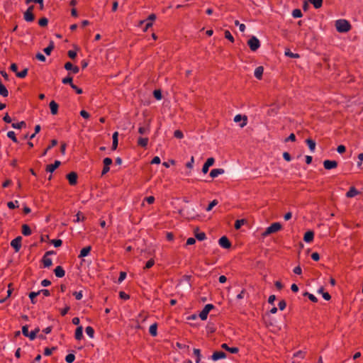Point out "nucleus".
Wrapping results in <instances>:
<instances>
[{"instance_id":"obj_1","label":"nucleus","mask_w":363,"mask_h":363,"mask_svg":"<svg viewBox=\"0 0 363 363\" xmlns=\"http://www.w3.org/2000/svg\"><path fill=\"white\" fill-rule=\"evenodd\" d=\"M335 28L340 33H345L350 30L351 26L348 21L345 19H339L335 21Z\"/></svg>"},{"instance_id":"obj_2","label":"nucleus","mask_w":363,"mask_h":363,"mask_svg":"<svg viewBox=\"0 0 363 363\" xmlns=\"http://www.w3.org/2000/svg\"><path fill=\"white\" fill-rule=\"evenodd\" d=\"M281 225L279 223H274L270 226L266 228L265 231L262 233L263 237H267L269 235L276 233L281 229Z\"/></svg>"},{"instance_id":"obj_3","label":"nucleus","mask_w":363,"mask_h":363,"mask_svg":"<svg viewBox=\"0 0 363 363\" xmlns=\"http://www.w3.org/2000/svg\"><path fill=\"white\" fill-rule=\"evenodd\" d=\"M247 44L252 51H256L260 47V43L258 38L252 36L247 42Z\"/></svg>"},{"instance_id":"obj_4","label":"nucleus","mask_w":363,"mask_h":363,"mask_svg":"<svg viewBox=\"0 0 363 363\" xmlns=\"http://www.w3.org/2000/svg\"><path fill=\"white\" fill-rule=\"evenodd\" d=\"M34 6H30L26 11L24 13V19L28 22H32L35 20V15L33 14Z\"/></svg>"},{"instance_id":"obj_5","label":"nucleus","mask_w":363,"mask_h":363,"mask_svg":"<svg viewBox=\"0 0 363 363\" xmlns=\"http://www.w3.org/2000/svg\"><path fill=\"white\" fill-rule=\"evenodd\" d=\"M66 178L67 179L69 184L71 186H74L77 184V178L78 175L75 172H71L66 175Z\"/></svg>"},{"instance_id":"obj_6","label":"nucleus","mask_w":363,"mask_h":363,"mask_svg":"<svg viewBox=\"0 0 363 363\" xmlns=\"http://www.w3.org/2000/svg\"><path fill=\"white\" fill-rule=\"evenodd\" d=\"M21 236H18L11 242V245L15 250L16 252H18L21 247Z\"/></svg>"},{"instance_id":"obj_7","label":"nucleus","mask_w":363,"mask_h":363,"mask_svg":"<svg viewBox=\"0 0 363 363\" xmlns=\"http://www.w3.org/2000/svg\"><path fill=\"white\" fill-rule=\"evenodd\" d=\"M323 166L326 169H331L337 166V162L335 160H325L323 162Z\"/></svg>"},{"instance_id":"obj_8","label":"nucleus","mask_w":363,"mask_h":363,"mask_svg":"<svg viewBox=\"0 0 363 363\" xmlns=\"http://www.w3.org/2000/svg\"><path fill=\"white\" fill-rule=\"evenodd\" d=\"M61 164L60 161L56 160L54 164H48L45 167V171L48 172H53Z\"/></svg>"},{"instance_id":"obj_9","label":"nucleus","mask_w":363,"mask_h":363,"mask_svg":"<svg viewBox=\"0 0 363 363\" xmlns=\"http://www.w3.org/2000/svg\"><path fill=\"white\" fill-rule=\"evenodd\" d=\"M218 242H219V245L225 249H228L230 247V242L229 240L228 239V238L225 236H223L222 238H220L219 239Z\"/></svg>"},{"instance_id":"obj_10","label":"nucleus","mask_w":363,"mask_h":363,"mask_svg":"<svg viewBox=\"0 0 363 363\" xmlns=\"http://www.w3.org/2000/svg\"><path fill=\"white\" fill-rule=\"evenodd\" d=\"M242 121V123H240V126L241 128H243L247 124V117L245 116H242L238 114V115H236L235 116V118H234V121L235 123H238V122H240Z\"/></svg>"},{"instance_id":"obj_11","label":"nucleus","mask_w":363,"mask_h":363,"mask_svg":"<svg viewBox=\"0 0 363 363\" xmlns=\"http://www.w3.org/2000/svg\"><path fill=\"white\" fill-rule=\"evenodd\" d=\"M226 357V354L225 352L222 351H217L213 353V354L211 356V359L213 361H218L219 359H223Z\"/></svg>"},{"instance_id":"obj_12","label":"nucleus","mask_w":363,"mask_h":363,"mask_svg":"<svg viewBox=\"0 0 363 363\" xmlns=\"http://www.w3.org/2000/svg\"><path fill=\"white\" fill-rule=\"evenodd\" d=\"M65 68L67 70H72L74 74H77L79 71V68L77 66H74L70 62L65 63Z\"/></svg>"},{"instance_id":"obj_13","label":"nucleus","mask_w":363,"mask_h":363,"mask_svg":"<svg viewBox=\"0 0 363 363\" xmlns=\"http://www.w3.org/2000/svg\"><path fill=\"white\" fill-rule=\"evenodd\" d=\"M224 173L223 169H213L210 172L209 176L213 179Z\"/></svg>"},{"instance_id":"obj_14","label":"nucleus","mask_w":363,"mask_h":363,"mask_svg":"<svg viewBox=\"0 0 363 363\" xmlns=\"http://www.w3.org/2000/svg\"><path fill=\"white\" fill-rule=\"evenodd\" d=\"M49 106H50L51 113L52 115H56L58 112V108H59L58 104L55 101H50Z\"/></svg>"},{"instance_id":"obj_15","label":"nucleus","mask_w":363,"mask_h":363,"mask_svg":"<svg viewBox=\"0 0 363 363\" xmlns=\"http://www.w3.org/2000/svg\"><path fill=\"white\" fill-rule=\"evenodd\" d=\"M314 238V233L311 230L307 231L303 237V240L306 242H311L313 241Z\"/></svg>"},{"instance_id":"obj_16","label":"nucleus","mask_w":363,"mask_h":363,"mask_svg":"<svg viewBox=\"0 0 363 363\" xmlns=\"http://www.w3.org/2000/svg\"><path fill=\"white\" fill-rule=\"evenodd\" d=\"M74 337L77 340H80L83 338V328L82 326H78L75 330Z\"/></svg>"},{"instance_id":"obj_17","label":"nucleus","mask_w":363,"mask_h":363,"mask_svg":"<svg viewBox=\"0 0 363 363\" xmlns=\"http://www.w3.org/2000/svg\"><path fill=\"white\" fill-rule=\"evenodd\" d=\"M55 274L57 277H63L65 274L64 269L61 266H57L54 270Z\"/></svg>"},{"instance_id":"obj_18","label":"nucleus","mask_w":363,"mask_h":363,"mask_svg":"<svg viewBox=\"0 0 363 363\" xmlns=\"http://www.w3.org/2000/svg\"><path fill=\"white\" fill-rule=\"evenodd\" d=\"M118 133L115 132L112 136V138H113L112 150H116L118 147Z\"/></svg>"},{"instance_id":"obj_19","label":"nucleus","mask_w":363,"mask_h":363,"mask_svg":"<svg viewBox=\"0 0 363 363\" xmlns=\"http://www.w3.org/2000/svg\"><path fill=\"white\" fill-rule=\"evenodd\" d=\"M263 72H264V68L262 66H259V67H257L255 70V77L258 79H260L262 77V74H263Z\"/></svg>"},{"instance_id":"obj_20","label":"nucleus","mask_w":363,"mask_h":363,"mask_svg":"<svg viewBox=\"0 0 363 363\" xmlns=\"http://www.w3.org/2000/svg\"><path fill=\"white\" fill-rule=\"evenodd\" d=\"M22 230V234L25 236L30 235L31 234V229L27 224H23L21 227Z\"/></svg>"},{"instance_id":"obj_21","label":"nucleus","mask_w":363,"mask_h":363,"mask_svg":"<svg viewBox=\"0 0 363 363\" xmlns=\"http://www.w3.org/2000/svg\"><path fill=\"white\" fill-rule=\"evenodd\" d=\"M91 250V246H87V247L82 248L80 251L79 257H84L87 256Z\"/></svg>"},{"instance_id":"obj_22","label":"nucleus","mask_w":363,"mask_h":363,"mask_svg":"<svg viewBox=\"0 0 363 363\" xmlns=\"http://www.w3.org/2000/svg\"><path fill=\"white\" fill-rule=\"evenodd\" d=\"M148 140L147 138H139L138 140V145L142 147H146Z\"/></svg>"},{"instance_id":"obj_23","label":"nucleus","mask_w":363,"mask_h":363,"mask_svg":"<svg viewBox=\"0 0 363 363\" xmlns=\"http://www.w3.org/2000/svg\"><path fill=\"white\" fill-rule=\"evenodd\" d=\"M0 95L4 97H7L9 96V91L6 88V86L2 84L0 80Z\"/></svg>"},{"instance_id":"obj_24","label":"nucleus","mask_w":363,"mask_h":363,"mask_svg":"<svg viewBox=\"0 0 363 363\" xmlns=\"http://www.w3.org/2000/svg\"><path fill=\"white\" fill-rule=\"evenodd\" d=\"M149 332H150V334L152 337L157 336V324L154 323V324L151 325L150 327V329H149Z\"/></svg>"},{"instance_id":"obj_25","label":"nucleus","mask_w":363,"mask_h":363,"mask_svg":"<svg viewBox=\"0 0 363 363\" xmlns=\"http://www.w3.org/2000/svg\"><path fill=\"white\" fill-rule=\"evenodd\" d=\"M359 194V191L354 188L351 187L349 190V191L347 193L346 196L348 198H352L354 196L357 195Z\"/></svg>"},{"instance_id":"obj_26","label":"nucleus","mask_w":363,"mask_h":363,"mask_svg":"<svg viewBox=\"0 0 363 363\" xmlns=\"http://www.w3.org/2000/svg\"><path fill=\"white\" fill-rule=\"evenodd\" d=\"M58 142L57 140L53 139L50 141V145L43 151L42 156H45L47 154V152L51 149L52 147L56 146Z\"/></svg>"},{"instance_id":"obj_27","label":"nucleus","mask_w":363,"mask_h":363,"mask_svg":"<svg viewBox=\"0 0 363 363\" xmlns=\"http://www.w3.org/2000/svg\"><path fill=\"white\" fill-rule=\"evenodd\" d=\"M42 262L45 267H50L52 264V259L47 256H43Z\"/></svg>"},{"instance_id":"obj_28","label":"nucleus","mask_w":363,"mask_h":363,"mask_svg":"<svg viewBox=\"0 0 363 363\" xmlns=\"http://www.w3.org/2000/svg\"><path fill=\"white\" fill-rule=\"evenodd\" d=\"M306 143L308 145V147H309L310 150L312 152H313L315 151V141H313L311 139H307L306 140Z\"/></svg>"},{"instance_id":"obj_29","label":"nucleus","mask_w":363,"mask_h":363,"mask_svg":"<svg viewBox=\"0 0 363 363\" xmlns=\"http://www.w3.org/2000/svg\"><path fill=\"white\" fill-rule=\"evenodd\" d=\"M308 1L312 4L315 9L320 8L323 4V0H308Z\"/></svg>"},{"instance_id":"obj_30","label":"nucleus","mask_w":363,"mask_h":363,"mask_svg":"<svg viewBox=\"0 0 363 363\" xmlns=\"http://www.w3.org/2000/svg\"><path fill=\"white\" fill-rule=\"evenodd\" d=\"M221 347L233 354L237 353L238 352V347H229L225 343L223 344Z\"/></svg>"},{"instance_id":"obj_31","label":"nucleus","mask_w":363,"mask_h":363,"mask_svg":"<svg viewBox=\"0 0 363 363\" xmlns=\"http://www.w3.org/2000/svg\"><path fill=\"white\" fill-rule=\"evenodd\" d=\"M53 49H54V43H53V42H50V45L47 48H45L43 50V51L46 55H50Z\"/></svg>"},{"instance_id":"obj_32","label":"nucleus","mask_w":363,"mask_h":363,"mask_svg":"<svg viewBox=\"0 0 363 363\" xmlns=\"http://www.w3.org/2000/svg\"><path fill=\"white\" fill-rule=\"evenodd\" d=\"M26 124L25 123V121H21L19 123H12L11 126L13 128H17V129H21L23 127H26Z\"/></svg>"},{"instance_id":"obj_33","label":"nucleus","mask_w":363,"mask_h":363,"mask_svg":"<svg viewBox=\"0 0 363 363\" xmlns=\"http://www.w3.org/2000/svg\"><path fill=\"white\" fill-rule=\"evenodd\" d=\"M86 333L91 337L93 338L94 335V330L91 326H87L85 329Z\"/></svg>"},{"instance_id":"obj_34","label":"nucleus","mask_w":363,"mask_h":363,"mask_svg":"<svg viewBox=\"0 0 363 363\" xmlns=\"http://www.w3.org/2000/svg\"><path fill=\"white\" fill-rule=\"evenodd\" d=\"M28 72V68L23 69L22 71L19 72H16V76L19 78H24L27 76Z\"/></svg>"},{"instance_id":"obj_35","label":"nucleus","mask_w":363,"mask_h":363,"mask_svg":"<svg viewBox=\"0 0 363 363\" xmlns=\"http://www.w3.org/2000/svg\"><path fill=\"white\" fill-rule=\"evenodd\" d=\"M214 158L210 157L206 161V173L208 172V167L214 164Z\"/></svg>"},{"instance_id":"obj_36","label":"nucleus","mask_w":363,"mask_h":363,"mask_svg":"<svg viewBox=\"0 0 363 363\" xmlns=\"http://www.w3.org/2000/svg\"><path fill=\"white\" fill-rule=\"evenodd\" d=\"M48 23V20L45 17H43V18H40L38 21V24L41 27L47 26Z\"/></svg>"},{"instance_id":"obj_37","label":"nucleus","mask_w":363,"mask_h":363,"mask_svg":"<svg viewBox=\"0 0 363 363\" xmlns=\"http://www.w3.org/2000/svg\"><path fill=\"white\" fill-rule=\"evenodd\" d=\"M39 295V292L32 291L29 294V298H30L31 303L35 304L36 303L35 297Z\"/></svg>"},{"instance_id":"obj_38","label":"nucleus","mask_w":363,"mask_h":363,"mask_svg":"<svg viewBox=\"0 0 363 363\" xmlns=\"http://www.w3.org/2000/svg\"><path fill=\"white\" fill-rule=\"evenodd\" d=\"M155 264V260L154 259H149L146 264H145V266L144 267V270H146V269H150L153 265Z\"/></svg>"},{"instance_id":"obj_39","label":"nucleus","mask_w":363,"mask_h":363,"mask_svg":"<svg viewBox=\"0 0 363 363\" xmlns=\"http://www.w3.org/2000/svg\"><path fill=\"white\" fill-rule=\"evenodd\" d=\"M150 131L149 125H147V127L145 126H140L138 128V133L141 135H144Z\"/></svg>"},{"instance_id":"obj_40","label":"nucleus","mask_w":363,"mask_h":363,"mask_svg":"<svg viewBox=\"0 0 363 363\" xmlns=\"http://www.w3.org/2000/svg\"><path fill=\"white\" fill-rule=\"evenodd\" d=\"M39 331H40V329L38 328H37L34 330L31 331L29 334V338L30 340H34L36 337L37 334L39 333Z\"/></svg>"},{"instance_id":"obj_41","label":"nucleus","mask_w":363,"mask_h":363,"mask_svg":"<svg viewBox=\"0 0 363 363\" xmlns=\"http://www.w3.org/2000/svg\"><path fill=\"white\" fill-rule=\"evenodd\" d=\"M86 217L82 213V212L79 211L76 215V220L75 222H79L80 220L84 221L85 220Z\"/></svg>"},{"instance_id":"obj_42","label":"nucleus","mask_w":363,"mask_h":363,"mask_svg":"<svg viewBox=\"0 0 363 363\" xmlns=\"http://www.w3.org/2000/svg\"><path fill=\"white\" fill-rule=\"evenodd\" d=\"M292 16L296 18H301L302 16L301 11L300 9H294L292 11Z\"/></svg>"},{"instance_id":"obj_43","label":"nucleus","mask_w":363,"mask_h":363,"mask_svg":"<svg viewBox=\"0 0 363 363\" xmlns=\"http://www.w3.org/2000/svg\"><path fill=\"white\" fill-rule=\"evenodd\" d=\"M245 220L241 219V220H237L235 223V229L238 230L241 228V226L245 223Z\"/></svg>"},{"instance_id":"obj_44","label":"nucleus","mask_w":363,"mask_h":363,"mask_svg":"<svg viewBox=\"0 0 363 363\" xmlns=\"http://www.w3.org/2000/svg\"><path fill=\"white\" fill-rule=\"evenodd\" d=\"M7 136L11 139L14 143H18V140L16 137V134L13 131H9L7 133Z\"/></svg>"},{"instance_id":"obj_45","label":"nucleus","mask_w":363,"mask_h":363,"mask_svg":"<svg viewBox=\"0 0 363 363\" xmlns=\"http://www.w3.org/2000/svg\"><path fill=\"white\" fill-rule=\"evenodd\" d=\"M218 203V201H217V200H216V199H215V200H213V201H211V202L208 204V207H207V208H206V211H211V210L213 209V208L214 206H216Z\"/></svg>"},{"instance_id":"obj_46","label":"nucleus","mask_w":363,"mask_h":363,"mask_svg":"<svg viewBox=\"0 0 363 363\" xmlns=\"http://www.w3.org/2000/svg\"><path fill=\"white\" fill-rule=\"evenodd\" d=\"M303 296H308V298H309L311 301H313V302H317V301H318L317 298H316L313 294H310V293H308V292H305V293L303 294Z\"/></svg>"},{"instance_id":"obj_47","label":"nucleus","mask_w":363,"mask_h":363,"mask_svg":"<svg viewBox=\"0 0 363 363\" xmlns=\"http://www.w3.org/2000/svg\"><path fill=\"white\" fill-rule=\"evenodd\" d=\"M75 359V356L73 354H69L66 356L65 360L67 363H72Z\"/></svg>"},{"instance_id":"obj_48","label":"nucleus","mask_w":363,"mask_h":363,"mask_svg":"<svg viewBox=\"0 0 363 363\" xmlns=\"http://www.w3.org/2000/svg\"><path fill=\"white\" fill-rule=\"evenodd\" d=\"M153 95L155 96V98L157 100H160L162 99V92L159 89H156L153 91Z\"/></svg>"},{"instance_id":"obj_49","label":"nucleus","mask_w":363,"mask_h":363,"mask_svg":"<svg viewBox=\"0 0 363 363\" xmlns=\"http://www.w3.org/2000/svg\"><path fill=\"white\" fill-rule=\"evenodd\" d=\"M62 82L65 84H69L70 85V86H72V84H73L72 77H67L62 79Z\"/></svg>"},{"instance_id":"obj_50","label":"nucleus","mask_w":363,"mask_h":363,"mask_svg":"<svg viewBox=\"0 0 363 363\" xmlns=\"http://www.w3.org/2000/svg\"><path fill=\"white\" fill-rule=\"evenodd\" d=\"M194 354L196 357V363H199L200 361V356H201V351L199 349H194Z\"/></svg>"},{"instance_id":"obj_51","label":"nucleus","mask_w":363,"mask_h":363,"mask_svg":"<svg viewBox=\"0 0 363 363\" xmlns=\"http://www.w3.org/2000/svg\"><path fill=\"white\" fill-rule=\"evenodd\" d=\"M51 243L53 244L55 247H58L62 245V241L60 239L52 240Z\"/></svg>"},{"instance_id":"obj_52","label":"nucleus","mask_w":363,"mask_h":363,"mask_svg":"<svg viewBox=\"0 0 363 363\" xmlns=\"http://www.w3.org/2000/svg\"><path fill=\"white\" fill-rule=\"evenodd\" d=\"M225 37L229 40L231 42H233L234 41V38L233 36L231 35V33H230L229 30H225Z\"/></svg>"},{"instance_id":"obj_53","label":"nucleus","mask_w":363,"mask_h":363,"mask_svg":"<svg viewBox=\"0 0 363 363\" xmlns=\"http://www.w3.org/2000/svg\"><path fill=\"white\" fill-rule=\"evenodd\" d=\"M214 308L213 304H206V318H207L208 313Z\"/></svg>"},{"instance_id":"obj_54","label":"nucleus","mask_w":363,"mask_h":363,"mask_svg":"<svg viewBox=\"0 0 363 363\" xmlns=\"http://www.w3.org/2000/svg\"><path fill=\"white\" fill-rule=\"evenodd\" d=\"M174 136L177 138L181 139L183 138L184 135H183V133L180 130H177L174 133Z\"/></svg>"},{"instance_id":"obj_55","label":"nucleus","mask_w":363,"mask_h":363,"mask_svg":"<svg viewBox=\"0 0 363 363\" xmlns=\"http://www.w3.org/2000/svg\"><path fill=\"white\" fill-rule=\"evenodd\" d=\"M55 350V347H52V348L46 347L44 350V354L45 356H50L52 354V350Z\"/></svg>"},{"instance_id":"obj_56","label":"nucleus","mask_w":363,"mask_h":363,"mask_svg":"<svg viewBox=\"0 0 363 363\" xmlns=\"http://www.w3.org/2000/svg\"><path fill=\"white\" fill-rule=\"evenodd\" d=\"M22 333H23V335L26 337H29V332H28V325H24L23 326L22 328Z\"/></svg>"},{"instance_id":"obj_57","label":"nucleus","mask_w":363,"mask_h":363,"mask_svg":"<svg viewBox=\"0 0 363 363\" xmlns=\"http://www.w3.org/2000/svg\"><path fill=\"white\" fill-rule=\"evenodd\" d=\"M104 165L110 166L112 164V160L110 157H106L103 160Z\"/></svg>"},{"instance_id":"obj_58","label":"nucleus","mask_w":363,"mask_h":363,"mask_svg":"<svg viewBox=\"0 0 363 363\" xmlns=\"http://www.w3.org/2000/svg\"><path fill=\"white\" fill-rule=\"evenodd\" d=\"M12 286H13V284L12 283L9 284V285H8L9 289L7 291V296H6V298H9L11 296V294L13 292V290Z\"/></svg>"},{"instance_id":"obj_59","label":"nucleus","mask_w":363,"mask_h":363,"mask_svg":"<svg viewBox=\"0 0 363 363\" xmlns=\"http://www.w3.org/2000/svg\"><path fill=\"white\" fill-rule=\"evenodd\" d=\"M119 296L121 298L124 299V300H128L130 298L129 295L125 294L124 291H120Z\"/></svg>"},{"instance_id":"obj_60","label":"nucleus","mask_w":363,"mask_h":363,"mask_svg":"<svg viewBox=\"0 0 363 363\" xmlns=\"http://www.w3.org/2000/svg\"><path fill=\"white\" fill-rule=\"evenodd\" d=\"M286 306V303L284 300H281V301H279V308L281 310V311H283L285 309Z\"/></svg>"},{"instance_id":"obj_61","label":"nucleus","mask_w":363,"mask_h":363,"mask_svg":"<svg viewBox=\"0 0 363 363\" xmlns=\"http://www.w3.org/2000/svg\"><path fill=\"white\" fill-rule=\"evenodd\" d=\"M35 57L39 60L40 61L45 62V57L40 52H38L35 55Z\"/></svg>"},{"instance_id":"obj_62","label":"nucleus","mask_w":363,"mask_h":363,"mask_svg":"<svg viewBox=\"0 0 363 363\" xmlns=\"http://www.w3.org/2000/svg\"><path fill=\"white\" fill-rule=\"evenodd\" d=\"M67 55L71 59H74L77 57V52H76V51H74V50H69L67 52Z\"/></svg>"},{"instance_id":"obj_63","label":"nucleus","mask_w":363,"mask_h":363,"mask_svg":"<svg viewBox=\"0 0 363 363\" xmlns=\"http://www.w3.org/2000/svg\"><path fill=\"white\" fill-rule=\"evenodd\" d=\"M147 316L148 315L146 313L142 312L139 314L138 318L141 319L142 322H144L147 319Z\"/></svg>"},{"instance_id":"obj_64","label":"nucleus","mask_w":363,"mask_h":363,"mask_svg":"<svg viewBox=\"0 0 363 363\" xmlns=\"http://www.w3.org/2000/svg\"><path fill=\"white\" fill-rule=\"evenodd\" d=\"M195 237L198 240L202 241L204 240V233H196Z\"/></svg>"}]
</instances>
